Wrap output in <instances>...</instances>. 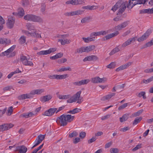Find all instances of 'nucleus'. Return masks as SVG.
I'll list each match as a JSON object with an SVG mask.
<instances>
[{"mask_svg": "<svg viewBox=\"0 0 153 153\" xmlns=\"http://www.w3.org/2000/svg\"><path fill=\"white\" fill-rule=\"evenodd\" d=\"M99 83H104L106 82L107 79L105 77H103L102 78H100L99 77Z\"/></svg>", "mask_w": 153, "mask_h": 153, "instance_id": "bf43d9fd", "label": "nucleus"}, {"mask_svg": "<svg viewBox=\"0 0 153 153\" xmlns=\"http://www.w3.org/2000/svg\"><path fill=\"white\" fill-rule=\"evenodd\" d=\"M85 47H82L80 48H79L77 49L76 52L78 53H82L83 52H85Z\"/></svg>", "mask_w": 153, "mask_h": 153, "instance_id": "a19ab883", "label": "nucleus"}, {"mask_svg": "<svg viewBox=\"0 0 153 153\" xmlns=\"http://www.w3.org/2000/svg\"><path fill=\"white\" fill-rule=\"evenodd\" d=\"M78 135L77 132L76 131H74L72 133H70L69 135V137L70 138H72L74 137L77 136Z\"/></svg>", "mask_w": 153, "mask_h": 153, "instance_id": "09e8293b", "label": "nucleus"}, {"mask_svg": "<svg viewBox=\"0 0 153 153\" xmlns=\"http://www.w3.org/2000/svg\"><path fill=\"white\" fill-rule=\"evenodd\" d=\"M45 138V135L40 134L37 137V138L41 142Z\"/></svg>", "mask_w": 153, "mask_h": 153, "instance_id": "864d4df0", "label": "nucleus"}, {"mask_svg": "<svg viewBox=\"0 0 153 153\" xmlns=\"http://www.w3.org/2000/svg\"><path fill=\"white\" fill-rule=\"evenodd\" d=\"M141 146L142 145L141 144H138L135 147L132 149V151L134 152L137 150L138 149L141 147Z\"/></svg>", "mask_w": 153, "mask_h": 153, "instance_id": "4d7b16f0", "label": "nucleus"}, {"mask_svg": "<svg viewBox=\"0 0 153 153\" xmlns=\"http://www.w3.org/2000/svg\"><path fill=\"white\" fill-rule=\"evenodd\" d=\"M27 148L24 145L17 146L15 151L18 152V153H26L27 151Z\"/></svg>", "mask_w": 153, "mask_h": 153, "instance_id": "9d476101", "label": "nucleus"}, {"mask_svg": "<svg viewBox=\"0 0 153 153\" xmlns=\"http://www.w3.org/2000/svg\"><path fill=\"white\" fill-rule=\"evenodd\" d=\"M97 139V138L96 136L93 137L91 139L88 140V143L89 144L91 143L94 142Z\"/></svg>", "mask_w": 153, "mask_h": 153, "instance_id": "5fc2aeb1", "label": "nucleus"}, {"mask_svg": "<svg viewBox=\"0 0 153 153\" xmlns=\"http://www.w3.org/2000/svg\"><path fill=\"white\" fill-rule=\"evenodd\" d=\"M123 18L121 16H117V17L114 18L113 19V20L115 21H118L122 20Z\"/></svg>", "mask_w": 153, "mask_h": 153, "instance_id": "e2e57ef3", "label": "nucleus"}, {"mask_svg": "<svg viewBox=\"0 0 153 153\" xmlns=\"http://www.w3.org/2000/svg\"><path fill=\"white\" fill-rule=\"evenodd\" d=\"M142 117H139L136 118L133 122L132 124L135 125L139 123L142 120Z\"/></svg>", "mask_w": 153, "mask_h": 153, "instance_id": "473e14b6", "label": "nucleus"}, {"mask_svg": "<svg viewBox=\"0 0 153 153\" xmlns=\"http://www.w3.org/2000/svg\"><path fill=\"white\" fill-rule=\"evenodd\" d=\"M100 35V31L97 32H93L91 33L90 34V37H93V36H97Z\"/></svg>", "mask_w": 153, "mask_h": 153, "instance_id": "3c124183", "label": "nucleus"}, {"mask_svg": "<svg viewBox=\"0 0 153 153\" xmlns=\"http://www.w3.org/2000/svg\"><path fill=\"white\" fill-rule=\"evenodd\" d=\"M120 51V50L119 49V48L118 47H117L115 48H114L110 53L109 55L110 56L112 55L115 53L118 52Z\"/></svg>", "mask_w": 153, "mask_h": 153, "instance_id": "72a5a7b5", "label": "nucleus"}, {"mask_svg": "<svg viewBox=\"0 0 153 153\" xmlns=\"http://www.w3.org/2000/svg\"><path fill=\"white\" fill-rule=\"evenodd\" d=\"M74 118V116L71 115L63 114L57 118L56 122L61 126H65L67 125L68 122L72 121Z\"/></svg>", "mask_w": 153, "mask_h": 153, "instance_id": "f257e3e1", "label": "nucleus"}, {"mask_svg": "<svg viewBox=\"0 0 153 153\" xmlns=\"http://www.w3.org/2000/svg\"><path fill=\"white\" fill-rule=\"evenodd\" d=\"M129 23V21H125L115 27V30H120L122 29L128 25Z\"/></svg>", "mask_w": 153, "mask_h": 153, "instance_id": "f8f14e48", "label": "nucleus"}, {"mask_svg": "<svg viewBox=\"0 0 153 153\" xmlns=\"http://www.w3.org/2000/svg\"><path fill=\"white\" fill-rule=\"evenodd\" d=\"M80 141V139L79 138L76 137L74 140H73V142L74 144H76L79 142Z\"/></svg>", "mask_w": 153, "mask_h": 153, "instance_id": "338daca9", "label": "nucleus"}, {"mask_svg": "<svg viewBox=\"0 0 153 153\" xmlns=\"http://www.w3.org/2000/svg\"><path fill=\"white\" fill-rule=\"evenodd\" d=\"M32 36L36 38H41V33L40 32L38 31H35L34 32L32 33Z\"/></svg>", "mask_w": 153, "mask_h": 153, "instance_id": "c9c22d12", "label": "nucleus"}, {"mask_svg": "<svg viewBox=\"0 0 153 153\" xmlns=\"http://www.w3.org/2000/svg\"><path fill=\"white\" fill-rule=\"evenodd\" d=\"M91 19L92 17L91 16L85 17L81 20V22L82 23L88 22H89L90 20Z\"/></svg>", "mask_w": 153, "mask_h": 153, "instance_id": "2f4dec72", "label": "nucleus"}, {"mask_svg": "<svg viewBox=\"0 0 153 153\" xmlns=\"http://www.w3.org/2000/svg\"><path fill=\"white\" fill-rule=\"evenodd\" d=\"M129 114H124L122 117L120 118V121L122 123L124 121H126L128 118Z\"/></svg>", "mask_w": 153, "mask_h": 153, "instance_id": "5701e85b", "label": "nucleus"}, {"mask_svg": "<svg viewBox=\"0 0 153 153\" xmlns=\"http://www.w3.org/2000/svg\"><path fill=\"white\" fill-rule=\"evenodd\" d=\"M137 0H129V3L127 7L128 8H132L134 6V2Z\"/></svg>", "mask_w": 153, "mask_h": 153, "instance_id": "c85d7f7f", "label": "nucleus"}, {"mask_svg": "<svg viewBox=\"0 0 153 153\" xmlns=\"http://www.w3.org/2000/svg\"><path fill=\"white\" fill-rule=\"evenodd\" d=\"M12 88L11 86H7L4 88L3 90L4 91H10Z\"/></svg>", "mask_w": 153, "mask_h": 153, "instance_id": "774afa93", "label": "nucleus"}, {"mask_svg": "<svg viewBox=\"0 0 153 153\" xmlns=\"http://www.w3.org/2000/svg\"><path fill=\"white\" fill-rule=\"evenodd\" d=\"M98 59V57L95 55H91L85 57L83 60L84 62L87 61H96Z\"/></svg>", "mask_w": 153, "mask_h": 153, "instance_id": "2eb2a0df", "label": "nucleus"}, {"mask_svg": "<svg viewBox=\"0 0 153 153\" xmlns=\"http://www.w3.org/2000/svg\"><path fill=\"white\" fill-rule=\"evenodd\" d=\"M51 96L50 95H46L40 98V100L42 102H45L51 100Z\"/></svg>", "mask_w": 153, "mask_h": 153, "instance_id": "a211bd4d", "label": "nucleus"}, {"mask_svg": "<svg viewBox=\"0 0 153 153\" xmlns=\"http://www.w3.org/2000/svg\"><path fill=\"white\" fill-rule=\"evenodd\" d=\"M130 128L129 127L127 126L124 128H121L120 129V131H123V132H125L126 131L128 130Z\"/></svg>", "mask_w": 153, "mask_h": 153, "instance_id": "0e129e2a", "label": "nucleus"}, {"mask_svg": "<svg viewBox=\"0 0 153 153\" xmlns=\"http://www.w3.org/2000/svg\"><path fill=\"white\" fill-rule=\"evenodd\" d=\"M10 40L7 39L0 38V44L6 45L10 43Z\"/></svg>", "mask_w": 153, "mask_h": 153, "instance_id": "6ab92c4d", "label": "nucleus"}, {"mask_svg": "<svg viewBox=\"0 0 153 153\" xmlns=\"http://www.w3.org/2000/svg\"><path fill=\"white\" fill-rule=\"evenodd\" d=\"M82 39L85 43H88L90 42L94 41L95 40V37H88L87 38L83 37Z\"/></svg>", "mask_w": 153, "mask_h": 153, "instance_id": "aec40b11", "label": "nucleus"}, {"mask_svg": "<svg viewBox=\"0 0 153 153\" xmlns=\"http://www.w3.org/2000/svg\"><path fill=\"white\" fill-rule=\"evenodd\" d=\"M14 22L15 20L13 18L8 19L7 22V27L9 28H12L13 26Z\"/></svg>", "mask_w": 153, "mask_h": 153, "instance_id": "f3484780", "label": "nucleus"}, {"mask_svg": "<svg viewBox=\"0 0 153 153\" xmlns=\"http://www.w3.org/2000/svg\"><path fill=\"white\" fill-rule=\"evenodd\" d=\"M90 80L88 79L82 80L73 83V84L75 85L80 86L87 84L90 82Z\"/></svg>", "mask_w": 153, "mask_h": 153, "instance_id": "ddd939ff", "label": "nucleus"}, {"mask_svg": "<svg viewBox=\"0 0 153 153\" xmlns=\"http://www.w3.org/2000/svg\"><path fill=\"white\" fill-rule=\"evenodd\" d=\"M7 110V108H5L3 110H0V117L2 116L4 114Z\"/></svg>", "mask_w": 153, "mask_h": 153, "instance_id": "680f3d73", "label": "nucleus"}, {"mask_svg": "<svg viewBox=\"0 0 153 153\" xmlns=\"http://www.w3.org/2000/svg\"><path fill=\"white\" fill-rule=\"evenodd\" d=\"M58 42H60L62 45H64L65 44H69L71 41L70 39H64L63 40L62 39H58Z\"/></svg>", "mask_w": 153, "mask_h": 153, "instance_id": "412c9836", "label": "nucleus"}, {"mask_svg": "<svg viewBox=\"0 0 153 153\" xmlns=\"http://www.w3.org/2000/svg\"><path fill=\"white\" fill-rule=\"evenodd\" d=\"M70 97V95L69 94L63 95H59L58 96V98L60 99H66L69 98Z\"/></svg>", "mask_w": 153, "mask_h": 153, "instance_id": "58836bf2", "label": "nucleus"}, {"mask_svg": "<svg viewBox=\"0 0 153 153\" xmlns=\"http://www.w3.org/2000/svg\"><path fill=\"white\" fill-rule=\"evenodd\" d=\"M125 86V84H123L121 85H116V88L117 90L119 91H121L123 90L124 87Z\"/></svg>", "mask_w": 153, "mask_h": 153, "instance_id": "4c0bfd02", "label": "nucleus"}, {"mask_svg": "<svg viewBox=\"0 0 153 153\" xmlns=\"http://www.w3.org/2000/svg\"><path fill=\"white\" fill-rule=\"evenodd\" d=\"M19 42L20 44H23L26 42V37L22 36L19 39Z\"/></svg>", "mask_w": 153, "mask_h": 153, "instance_id": "e433bc0d", "label": "nucleus"}, {"mask_svg": "<svg viewBox=\"0 0 153 153\" xmlns=\"http://www.w3.org/2000/svg\"><path fill=\"white\" fill-rule=\"evenodd\" d=\"M86 135V133L85 132L82 131L79 134V137L81 139L84 138Z\"/></svg>", "mask_w": 153, "mask_h": 153, "instance_id": "052dcab7", "label": "nucleus"}, {"mask_svg": "<svg viewBox=\"0 0 153 153\" xmlns=\"http://www.w3.org/2000/svg\"><path fill=\"white\" fill-rule=\"evenodd\" d=\"M22 5L24 7H26L29 4V2L28 0H22L21 1Z\"/></svg>", "mask_w": 153, "mask_h": 153, "instance_id": "c03bdc74", "label": "nucleus"}, {"mask_svg": "<svg viewBox=\"0 0 153 153\" xmlns=\"http://www.w3.org/2000/svg\"><path fill=\"white\" fill-rule=\"evenodd\" d=\"M71 71V69L70 67H68L66 68L63 67L62 68H59L57 70L58 72L64 71Z\"/></svg>", "mask_w": 153, "mask_h": 153, "instance_id": "7c9ffc66", "label": "nucleus"}, {"mask_svg": "<svg viewBox=\"0 0 153 153\" xmlns=\"http://www.w3.org/2000/svg\"><path fill=\"white\" fill-rule=\"evenodd\" d=\"M121 3L119 2H117L115 5L112 7V8L111 10L114 12L119 7L120 5H121Z\"/></svg>", "mask_w": 153, "mask_h": 153, "instance_id": "bb28decb", "label": "nucleus"}, {"mask_svg": "<svg viewBox=\"0 0 153 153\" xmlns=\"http://www.w3.org/2000/svg\"><path fill=\"white\" fill-rule=\"evenodd\" d=\"M95 48V46L94 45H91L87 47H85L86 52L88 53L94 50Z\"/></svg>", "mask_w": 153, "mask_h": 153, "instance_id": "a878e982", "label": "nucleus"}, {"mask_svg": "<svg viewBox=\"0 0 153 153\" xmlns=\"http://www.w3.org/2000/svg\"><path fill=\"white\" fill-rule=\"evenodd\" d=\"M110 151L111 153H117L118 152V149L117 148H111L110 149Z\"/></svg>", "mask_w": 153, "mask_h": 153, "instance_id": "6e6d98bb", "label": "nucleus"}, {"mask_svg": "<svg viewBox=\"0 0 153 153\" xmlns=\"http://www.w3.org/2000/svg\"><path fill=\"white\" fill-rule=\"evenodd\" d=\"M16 45H13L10 48L7 49L4 52H3L1 54V56H7L10 53L13 52V50L15 49L16 47Z\"/></svg>", "mask_w": 153, "mask_h": 153, "instance_id": "4468645a", "label": "nucleus"}, {"mask_svg": "<svg viewBox=\"0 0 153 153\" xmlns=\"http://www.w3.org/2000/svg\"><path fill=\"white\" fill-rule=\"evenodd\" d=\"M57 110V108H51L42 114L43 115L48 116L52 115Z\"/></svg>", "mask_w": 153, "mask_h": 153, "instance_id": "9b49d317", "label": "nucleus"}, {"mask_svg": "<svg viewBox=\"0 0 153 153\" xmlns=\"http://www.w3.org/2000/svg\"><path fill=\"white\" fill-rule=\"evenodd\" d=\"M75 5L81 4L85 3L83 0H74Z\"/></svg>", "mask_w": 153, "mask_h": 153, "instance_id": "a18cd8bd", "label": "nucleus"}, {"mask_svg": "<svg viewBox=\"0 0 153 153\" xmlns=\"http://www.w3.org/2000/svg\"><path fill=\"white\" fill-rule=\"evenodd\" d=\"M33 115L34 114L32 112H30L29 113H23L21 115V116L25 118H27L32 117Z\"/></svg>", "mask_w": 153, "mask_h": 153, "instance_id": "4be33fe9", "label": "nucleus"}, {"mask_svg": "<svg viewBox=\"0 0 153 153\" xmlns=\"http://www.w3.org/2000/svg\"><path fill=\"white\" fill-rule=\"evenodd\" d=\"M136 39V37H134L131 38L127 40L125 42H124L122 45V46L123 47H125L126 46L129 45L131 44V42H134Z\"/></svg>", "mask_w": 153, "mask_h": 153, "instance_id": "dca6fc26", "label": "nucleus"}, {"mask_svg": "<svg viewBox=\"0 0 153 153\" xmlns=\"http://www.w3.org/2000/svg\"><path fill=\"white\" fill-rule=\"evenodd\" d=\"M13 108L12 106H10L9 108L7 110L8 112L6 113V114L7 116H10L12 114L13 112Z\"/></svg>", "mask_w": 153, "mask_h": 153, "instance_id": "49530a36", "label": "nucleus"}, {"mask_svg": "<svg viewBox=\"0 0 153 153\" xmlns=\"http://www.w3.org/2000/svg\"><path fill=\"white\" fill-rule=\"evenodd\" d=\"M99 77L97 76L91 78V82L94 83H99Z\"/></svg>", "mask_w": 153, "mask_h": 153, "instance_id": "de8ad7c7", "label": "nucleus"}, {"mask_svg": "<svg viewBox=\"0 0 153 153\" xmlns=\"http://www.w3.org/2000/svg\"><path fill=\"white\" fill-rule=\"evenodd\" d=\"M81 109L76 108L72 110H70L68 112V113H70L72 114H74L79 112L81 111Z\"/></svg>", "mask_w": 153, "mask_h": 153, "instance_id": "393cba45", "label": "nucleus"}, {"mask_svg": "<svg viewBox=\"0 0 153 153\" xmlns=\"http://www.w3.org/2000/svg\"><path fill=\"white\" fill-rule=\"evenodd\" d=\"M131 62H129L126 64H125V65H123L122 66H121L120 67L121 68L122 70L125 69L129 67L130 65H131Z\"/></svg>", "mask_w": 153, "mask_h": 153, "instance_id": "37998d69", "label": "nucleus"}, {"mask_svg": "<svg viewBox=\"0 0 153 153\" xmlns=\"http://www.w3.org/2000/svg\"><path fill=\"white\" fill-rule=\"evenodd\" d=\"M81 92L82 91H80L77 92L72 97L75 102L77 100V103L79 104L81 103L83 101L82 97H80Z\"/></svg>", "mask_w": 153, "mask_h": 153, "instance_id": "39448f33", "label": "nucleus"}, {"mask_svg": "<svg viewBox=\"0 0 153 153\" xmlns=\"http://www.w3.org/2000/svg\"><path fill=\"white\" fill-rule=\"evenodd\" d=\"M37 54L39 55H47L49 54L48 50L45 51H42L37 53Z\"/></svg>", "mask_w": 153, "mask_h": 153, "instance_id": "79ce46f5", "label": "nucleus"}, {"mask_svg": "<svg viewBox=\"0 0 153 153\" xmlns=\"http://www.w3.org/2000/svg\"><path fill=\"white\" fill-rule=\"evenodd\" d=\"M152 45L151 42V41H149L145 44L143 46L142 48H145L148 47H149Z\"/></svg>", "mask_w": 153, "mask_h": 153, "instance_id": "603ef678", "label": "nucleus"}, {"mask_svg": "<svg viewBox=\"0 0 153 153\" xmlns=\"http://www.w3.org/2000/svg\"><path fill=\"white\" fill-rule=\"evenodd\" d=\"M116 66V64L115 62H112L109 65L107 66V68H113L115 67Z\"/></svg>", "mask_w": 153, "mask_h": 153, "instance_id": "8fccbe9b", "label": "nucleus"}, {"mask_svg": "<svg viewBox=\"0 0 153 153\" xmlns=\"http://www.w3.org/2000/svg\"><path fill=\"white\" fill-rule=\"evenodd\" d=\"M56 48H50L48 50L49 54H50L52 52H54V51H56Z\"/></svg>", "mask_w": 153, "mask_h": 153, "instance_id": "69168bd1", "label": "nucleus"}, {"mask_svg": "<svg viewBox=\"0 0 153 153\" xmlns=\"http://www.w3.org/2000/svg\"><path fill=\"white\" fill-rule=\"evenodd\" d=\"M148 0H137L134 2V6L137 4H144Z\"/></svg>", "mask_w": 153, "mask_h": 153, "instance_id": "f704fd0d", "label": "nucleus"}, {"mask_svg": "<svg viewBox=\"0 0 153 153\" xmlns=\"http://www.w3.org/2000/svg\"><path fill=\"white\" fill-rule=\"evenodd\" d=\"M18 15L21 17L23 16L25 13L24 9L22 8H20L18 10Z\"/></svg>", "mask_w": 153, "mask_h": 153, "instance_id": "c756f323", "label": "nucleus"}, {"mask_svg": "<svg viewBox=\"0 0 153 153\" xmlns=\"http://www.w3.org/2000/svg\"><path fill=\"white\" fill-rule=\"evenodd\" d=\"M26 26L27 29L30 31L35 30L34 25L30 23H27L26 25Z\"/></svg>", "mask_w": 153, "mask_h": 153, "instance_id": "cd10ccee", "label": "nucleus"}, {"mask_svg": "<svg viewBox=\"0 0 153 153\" xmlns=\"http://www.w3.org/2000/svg\"><path fill=\"white\" fill-rule=\"evenodd\" d=\"M29 59L25 56L22 55L20 56V61L24 65L33 66V63L32 62L28 61Z\"/></svg>", "mask_w": 153, "mask_h": 153, "instance_id": "20e7f679", "label": "nucleus"}, {"mask_svg": "<svg viewBox=\"0 0 153 153\" xmlns=\"http://www.w3.org/2000/svg\"><path fill=\"white\" fill-rule=\"evenodd\" d=\"M44 91V89L33 90L31 91L29 93L25 94L26 99H29L33 97L35 94H40Z\"/></svg>", "mask_w": 153, "mask_h": 153, "instance_id": "7ed1b4c3", "label": "nucleus"}, {"mask_svg": "<svg viewBox=\"0 0 153 153\" xmlns=\"http://www.w3.org/2000/svg\"><path fill=\"white\" fill-rule=\"evenodd\" d=\"M24 19L26 20L34 22H42V19L40 17L32 14H27L24 16Z\"/></svg>", "mask_w": 153, "mask_h": 153, "instance_id": "f03ea898", "label": "nucleus"}, {"mask_svg": "<svg viewBox=\"0 0 153 153\" xmlns=\"http://www.w3.org/2000/svg\"><path fill=\"white\" fill-rule=\"evenodd\" d=\"M115 95L114 93H111L110 94L107 95L102 98V100L105 101L110 99L112 97L114 96Z\"/></svg>", "mask_w": 153, "mask_h": 153, "instance_id": "b1692460", "label": "nucleus"}, {"mask_svg": "<svg viewBox=\"0 0 153 153\" xmlns=\"http://www.w3.org/2000/svg\"><path fill=\"white\" fill-rule=\"evenodd\" d=\"M151 33L152 32L151 30H147L146 32L141 36L137 39V41L139 42H140L146 39L149 37Z\"/></svg>", "mask_w": 153, "mask_h": 153, "instance_id": "1a4fd4ad", "label": "nucleus"}, {"mask_svg": "<svg viewBox=\"0 0 153 153\" xmlns=\"http://www.w3.org/2000/svg\"><path fill=\"white\" fill-rule=\"evenodd\" d=\"M127 105H128L127 103H124L119 106L118 108V109L119 110L123 109L127 107Z\"/></svg>", "mask_w": 153, "mask_h": 153, "instance_id": "13d9d810", "label": "nucleus"}, {"mask_svg": "<svg viewBox=\"0 0 153 153\" xmlns=\"http://www.w3.org/2000/svg\"><path fill=\"white\" fill-rule=\"evenodd\" d=\"M128 5V2L127 1L124 2L122 3H121V4L119 7L120 8L118 12L117 13V15H120L122 13L125 11L126 7H127Z\"/></svg>", "mask_w": 153, "mask_h": 153, "instance_id": "0eeeda50", "label": "nucleus"}, {"mask_svg": "<svg viewBox=\"0 0 153 153\" xmlns=\"http://www.w3.org/2000/svg\"><path fill=\"white\" fill-rule=\"evenodd\" d=\"M143 109L140 110L138 111L137 112L134 113L132 114V116L133 117H136L140 115L143 112Z\"/></svg>", "mask_w": 153, "mask_h": 153, "instance_id": "ea45409f", "label": "nucleus"}, {"mask_svg": "<svg viewBox=\"0 0 153 153\" xmlns=\"http://www.w3.org/2000/svg\"><path fill=\"white\" fill-rule=\"evenodd\" d=\"M13 126L12 123H4L0 125V131H4L7 130L12 128Z\"/></svg>", "mask_w": 153, "mask_h": 153, "instance_id": "6e6552de", "label": "nucleus"}, {"mask_svg": "<svg viewBox=\"0 0 153 153\" xmlns=\"http://www.w3.org/2000/svg\"><path fill=\"white\" fill-rule=\"evenodd\" d=\"M84 10H77L67 12L65 13L64 15L66 16H72L75 15H80L82 13Z\"/></svg>", "mask_w": 153, "mask_h": 153, "instance_id": "423d86ee", "label": "nucleus"}]
</instances>
